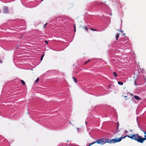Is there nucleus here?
<instances>
[{"label": "nucleus", "mask_w": 146, "mask_h": 146, "mask_svg": "<svg viewBox=\"0 0 146 146\" xmlns=\"http://www.w3.org/2000/svg\"><path fill=\"white\" fill-rule=\"evenodd\" d=\"M126 137H127L130 138L132 140H134L135 141H137L138 142L141 143L140 138L141 136L139 135L138 133H137L135 134L131 135H127L126 136H125L123 137H121L117 139H113L111 140L107 139L106 138L100 139L96 140L95 142L91 143L88 146H90L91 145L96 143L101 145H103L106 143H114L120 141L122 139H124Z\"/></svg>", "instance_id": "f257e3e1"}, {"label": "nucleus", "mask_w": 146, "mask_h": 146, "mask_svg": "<svg viewBox=\"0 0 146 146\" xmlns=\"http://www.w3.org/2000/svg\"><path fill=\"white\" fill-rule=\"evenodd\" d=\"M133 98H127L126 99V103L128 104H129L133 102Z\"/></svg>", "instance_id": "f03ea898"}, {"label": "nucleus", "mask_w": 146, "mask_h": 146, "mask_svg": "<svg viewBox=\"0 0 146 146\" xmlns=\"http://www.w3.org/2000/svg\"><path fill=\"white\" fill-rule=\"evenodd\" d=\"M3 12L4 13H8V9L6 7H5L3 8Z\"/></svg>", "instance_id": "7ed1b4c3"}, {"label": "nucleus", "mask_w": 146, "mask_h": 146, "mask_svg": "<svg viewBox=\"0 0 146 146\" xmlns=\"http://www.w3.org/2000/svg\"><path fill=\"white\" fill-rule=\"evenodd\" d=\"M141 143H142L144 141L146 140V135H144V137L143 138L141 136Z\"/></svg>", "instance_id": "20e7f679"}, {"label": "nucleus", "mask_w": 146, "mask_h": 146, "mask_svg": "<svg viewBox=\"0 0 146 146\" xmlns=\"http://www.w3.org/2000/svg\"><path fill=\"white\" fill-rule=\"evenodd\" d=\"M117 123V127L116 129V133H118V132H119L120 131L119 130V123L118 122Z\"/></svg>", "instance_id": "39448f33"}, {"label": "nucleus", "mask_w": 146, "mask_h": 146, "mask_svg": "<svg viewBox=\"0 0 146 146\" xmlns=\"http://www.w3.org/2000/svg\"><path fill=\"white\" fill-rule=\"evenodd\" d=\"M135 98L137 100H141V98L137 96H134Z\"/></svg>", "instance_id": "423d86ee"}, {"label": "nucleus", "mask_w": 146, "mask_h": 146, "mask_svg": "<svg viewBox=\"0 0 146 146\" xmlns=\"http://www.w3.org/2000/svg\"><path fill=\"white\" fill-rule=\"evenodd\" d=\"M106 0H100V1L99 3V4H103L104 3H106Z\"/></svg>", "instance_id": "0eeeda50"}, {"label": "nucleus", "mask_w": 146, "mask_h": 146, "mask_svg": "<svg viewBox=\"0 0 146 146\" xmlns=\"http://www.w3.org/2000/svg\"><path fill=\"white\" fill-rule=\"evenodd\" d=\"M72 79L76 83L77 82V80L76 78L75 77H72Z\"/></svg>", "instance_id": "6e6552de"}, {"label": "nucleus", "mask_w": 146, "mask_h": 146, "mask_svg": "<svg viewBox=\"0 0 146 146\" xmlns=\"http://www.w3.org/2000/svg\"><path fill=\"white\" fill-rule=\"evenodd\" d=\"M120 35V34L117 33L116 35V40H117L119 37V35Z\"/></svg>", "instance_id": "1a4fd4ad"}, {"label": "nucleus", "mask_w": 146, "mask_h": 146, "mask_svg": "<svg viewBox=\"0 0 146 146\" xmlns=\"http://www.w3.org/2000/svg\"><path fill=\"white\" fill-rule=\"evenodd\" d=\"M83 29H84L87 32L88 31V28L86 26L82 27Z\"/></svg>", "instance_id": "9d476101"}, {"label": "nucleus", "mask_w": 146, "mask_h": 146, "mask_svg": "<svg viewBox=\"0 0 146 146\" xmlns=\"http://www.w3.org/2000/svg\"><path fill=\"white\" fill-rule=\"evenodd\" d=\"M113 76H114L115 77H116L117 76V73L115 72H113Z\"/></svg>", "instance_id": "9b49d317"}, {"label": "nucleus", "mask_w": 146, "mask_h": 146, "mask_svg": "<svg viewBox=\"0 0 146 146\" xmlns=\"http://www.w3.org/2000/svg\"><path fill=\"white\" fill-rule=\"evenodd\" d=\"M118 84L120 85H123V83L122 82L118 81Z\"/></svg>", "instance_id": "f8f14e48"}, {"label": "nucleus", "mask_w": 146, "mask_h": 146, "mask_svg": "<svg viewBox=\"0 0 146 146\" xmlns=\"http://www.w3.org/2000/svg\"><path fill=\"white\" fill-rule=\"evenodd\" d=\"M21 82L22 83V84L23 85H25V82L23 80H21Z\"/></svg>", "instance_id": "ddd939ff"}, {"label": "nucleus", "mask_w": 146, "mask_h": 146, "mask_svg": "<svg viewBox=\"0 0 146 146\" xmlns=\"http://www.w3.org/2000/svg\"><path fill=\"white\" fill-rule=\"evenodd\" d=\"M90 29L91 30H92V31H97V29H93V28H91Z\"/></svg>", "instance_id": "4468645a"}, {"label": "nucleus", "mask_w": 146, "mask_h": 146, "mask_svg": "<svg viewBox=\"0 0 146 146\" xmlns=\"http://www.w3.org/2000/svg\"><path fill=\"white\" fill-rule=\"evenodd\" d=\"M39 78H37V79H36V80H35V83L38 82L39 81Z\"/></svg>", "instance_id": "2eb2a0df"}, {"label": "nucleus", "mask_w": 146, "mask_h": 146, "mask_svg": "<svg viewBox=\"0 0 146 146\" xmlns=\"http://www.w3.org/2000/svg\"><path fill=\"white\" fill-rule=\"evenodd\" d=\"M44 54H43L42 55V56L40 58V60H42L43 58L44 57Z\"/></svg>", "instance_id": "dca6fc26"}, {"label": "nucleus", "mask_w": 146, "mask_h": 146, "mask_svg": "<svg viewBox=\"0 0 146 146\" xmlns=\"http://www.w3.org/2000/svg\"><path fill=\"white\" fill-rule=\"evenodd\" d=\"M90 61V60H88L86 61L85 62V63H84V64H86L87 63Z\"/></svg>", "instance_id": "f3484780"}, {"label": "nucleus", "mask_w": 146, "mask_h": 146, "mask_svg": "<svg viewBox=\"0 0 146 146\" xmlns=\"http://www.w3.org/2000/svg\"><path fill=\"white\" fill-rule=\"evenodd\" d=\"M47 25V23H46L45 24H44V28H45L46 27Z\"/></svg>", "instance_id": "a211bd4d"}, {"label": "nucleus", "mask_w": 146, "mask_h": 146, "mask_svg": "<svg viewBox=\"0 0 146 146\" xmlns=\"http://www.w3.org/2000/svg\"><path fill=\"white\" fill-rule=\"evenodd\" d=\"M74 32H75L76 31V26L75 25L74 26Z\"/></svg>", "instance_id": "6ab92c4d"}, {"label": "nucleus", "mask_w": 146, "mask_h": 146, "mask_svg": "<svg viewBox=\"0 0 146 146\" xmlns=\"http://www.w3.org/2000/svg\"><path fill=\"white\" fill-rule=\"evenodd\" d=\"M124 133H125V134H127V133L128 132H127V130H125V131H124Z\"/></svg>", "instance_id": "aec40b11"}, {"label": "nucleus", "mask_w": 146, "mask_h": 146, "mask_svg": "<svg viewBox=\"0 0 146 146\" xmlns=\"http://www.w3.org/2000/svg\"><path fill=\"white\" fill-rule=\"evenodd\" d=\"M45 43H46V44H48V42L46 40H45Z\"/></svg>", "instance_id": "412c9836"}, {"label": "nucleus", "mask_w": 146, "mask_h": 146, "mask_svg": "<svg viewBox=\"0 0 146 146\" xmlns=\"http://www.w3.org/2000/svg\"><path fill=\"white\" fill-rule=\"evenodd\" d=\"M143 131V132L144 133V134H145V135H146V131Z\"/></svg>", "instance_id": "4be33fe9"}, {"label": "nucleus", "mask_w": 146, "mask_h": 146, "mask_svg": "<svg viewBox=\"0 0 146 146\" xmlns=\"http://www.w3.org/2000/svg\"><path fill=\"white\" fill-rule=\"evenodd\" d=\"M123 31H121L119 30V32L121 33H122L123 32Z\"/></svg>", "instance_id": "5701e85b"}, {"label": "nucleus", "mask_w": 146, "mask_h": 146, "mask_svg": "<svg viewBox=\"0 0 146 146\" xmlns=\"http://www.w3.org/2000/svg\"><path fill=\"white\" fill-rule=\"evenodd\" d=\"M123 35H124V36H125V33H123Z\"/></svg>", "instance_id": "b1692460"}, {"label": "nucleus", "mask_w": 146, "mask_h": 146, "mask_svg": "<svg viewBox=\"0 0 146 146\" xmlns=\"http://www.w3.org/2000/svg\"><path fill=\"white\" fill-rule=\"evenodd\" d=\"M0 62L1 63H2V61L0 59Z\"/></svg>", "instance_id": "393cba45"}, {"label": "nucleus", "mask_w": 146, "mask_h": 146, "mask_svg": "<svg viewBox=\"0 0 146 146\" xmlns=\"http://www.w3.org/2000/svg\"><path fill=\"white\" fill-rule=\"evenodd\" d=\"M85 123L86 125H87L88 124V123L86 121H85Z\"/></svg>", "instance_id": "a878e982"}, {"label": "nucleus", "mask_w": 146, "mask_h": 146, "mask_svg": "<svg viewBox=\"0 0 146 146\" xmlns=\"http://www.w3.org/2000/svg\"><path fill=\"white\" fill-rule=\"evenodd\" d=\"M130 132H132V129H131L130 131Z\"/></svg>", "instance_id": "bb28decb"}, {"label": "nucleus", "mask_w": 146, "mask_h": 146, "mask_svg": "<svg viewBox=\"0 0 146 146\" xmlns=\"http://www.w3.org/2000/svg\"><path fill=\"white\" fill-rule=\"evenodd\" d=\"M127 97V96H124V97H125V98Z\"/></svg>", "instance_id": "cd10ccee"}, {"label": "nucleus", "mask_w": 146, "mask_h": 146, "mask_svg": "<svg viewBox=\"0 0 146 146\" xmlns=\"http://www.w3.org/2000/svg\"><path fill=\"white\" fill-rule=\"evenodd\" d=\"M110 86H111V85H109V88H110Z\"/></svg>", "instance_id": "c85d7f7f"}, {"label": "nucleus", "mask_w": 146, "mask_h": 146, "mask_svg": "<svg viewBox=\"0 0 146 146\" xmlns=\"http://www.w3.org/2000/svg\"><path fill=\"white\" fill-rule=\"evenodd\" d=\"M69 123H70V124H71V122H70V121L69 122Z\"/></svg>", "instance_id": "c756f323"}, {"label": "nucleus", "mask_w": 146, "mask_h": 146, "mask_svg": "<svg viewBox=\"0 0 146 146\" xmlns=\"http://www.w3.org/2000/svg\"><path fill=\"white\" fill-rule=\"evenodd\" d=\"M77 129H78V128H77Z\"/></svg>", "instance_id": "7c9ffc66"}, {"label": "nucleus", "mask_w": 146, "mask_h": 146, "mask_svg": "<svg viewBox=\"0 0 146 146\" xmlns=\"http://www.w3.org/2000/svg\"><path fill=\"white\" fill-rule=\"evenodd\" d=\"M122 97H123V95H122Z\"/></svg>", "instance_id": "2f4dec72"}, {"label": "nucleus", "mask_w": 146, "mask_h": 146, "mask_svg": "<svg viewBox=\"0 0 146 146\" xmlns=\"http://www.w3.org/2000/svg\"><path fill=\"white\" fill-rule=\"evenodd\" d=\"M42 1H43L44 0H41Z\"/></svg>", "instance_id": "473e14b6"}]
</instances>
